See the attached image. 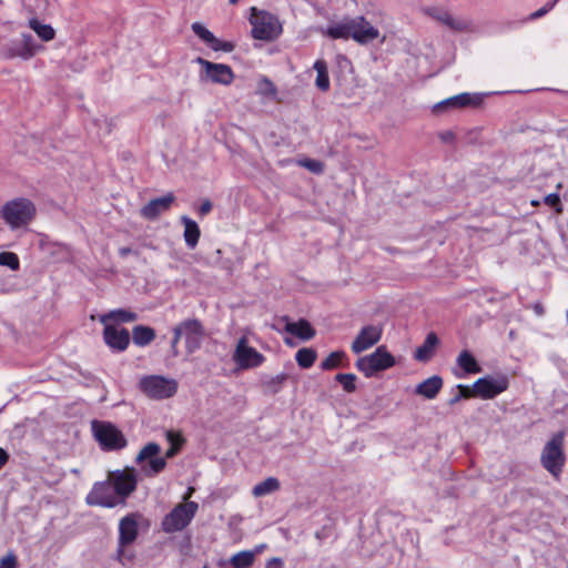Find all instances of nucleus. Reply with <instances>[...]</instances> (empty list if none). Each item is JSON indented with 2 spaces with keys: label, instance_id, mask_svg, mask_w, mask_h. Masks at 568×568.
<instances>
[{
  "label": "nucleus",
  "instance_id": "obj_1",
  "mask_svg": "<svg viewBox=\"0 0 568 568\" xmlns=\"http://www.w3.org/2000/svg\"><path fill=\"white\" fill-rule=\"evenodd\" d=\"M327 34L332 39H353L359 44H367L379 37V31L363 16L345 18L342 21L329 26Z\"/></svg>",
  "mask_w": 568,
  "mask_h": 568
},
{
  "label": "nucleus",
  "instance_id": "obj_42",
  "mask_svg": "<svg viewBox=\"0 0 568 568\" xmlns=\"http://www.w3.org/2000/svg\"><path fill=\"white\" fill-rule=\"evenodd\" d=\"M0 568H18V558L13 551L0 558Z\"/></svg>",
  "mask_w": 568,
  "mask_h": 568
},
{
  "label": "nucleus",
  "instance_id": "obj_35",
  "mask_svg": "<svg viewBox=\"0 0 568 568\" xmlns=\"http://www.w3.org/2000/svg\"><path fill=\"white\" fill-rule=\"evenodd\" d=\"M191 29L202 41H204L211 48L215 36L209 29H206L200 22L192 23Z\"/></svg>",
  "mask_w": 568,
  "mask_h": 568
},
{
  "label": "nucleus",
  "instance_id": "obj_24",
  "mask_svg": "<svg viewBox=\"0 0 568 568\" xmlns=\"http://www.w3.org/2000/svg\"><path fill=\"white\" fill-rule=\"evenodd\" d=\"M481 103V97L479 94H470L467 92L457 94L452 97L440 104L437 105L439 108L442 104L453 106V108H464V106H477Z\"/></svg>",
  "mask_w": 568,
  "mask_h": 568
},
{
  "label": "nucleus",
  "instance_id": "obj_61",
  "mask_svg": "<svg viewBox=\"0 0 568 568\" xmlns=\"http://www.w3.org/2000/svg\"><path fill=\"white\" fill-rule=\"evenodd\" d=\"M206 568V567H205Z\"/></svg>",
  "mask_w": 568,
  "mask_h": 568
},
{
  "label": "nucleus",
  "instance_id": "obj_58",
  "mask_svg": "<svg viewBox=\"0 0 568 568\" xmlns=\"http://www.w3.org/2000/svg\"><path fill=\"white\" fill-rule=\"evenodd\" d=\"M316 537H317V538H321V537H322V534L316 532Z\"/></svg>",
  "mask_w": 568,
  "mask_h": 568
},
{
  "label": "nucleus",
  "instance_id": "obj_17",
  "mask_svg": "<svg viewBox=\"0 0 568 568\" xmlns=\"http://www.w3.org/2000/svg\"><path fill=\"white\" fill-rule=\"evenodd\" d=\"M103 341L113 353L124 352L130 344V333L126 328L104 324Z\"/></svg>",
  "mask_w": 568,
  "mask_h": 568
},
{
  "label": "nucleus",
  "instance_id": "obj_9",
  "mask_svg": "<svg viewBox=\"0 0 568 568\" xmlns=\"http://www.w3.org/2000/svg\"><path fill=\"white\" fill-rule=\"evenodd\" d=\"M199 505L195 501H187L176 505L161 523L162 530L172 534L183 530L194 518Z\"/></svg>",
  "mask_w": 568,
  "mask_h": 568
},
{
  "label": "nucleus",
  "instance_id": "obj_32",
  "mask_svg": "<svg viewBox=\"0 0 568 568\" xmlns=\"http://www.w3.org/2000/svg\"><path fill=\"white\" fill-rule=\"evenodd\" d=\"M29 27L38 34L42 41H50L55 36V31L50 24H42L37 19H30Z\"/></svg>",
  "mask_w": 568,
  "mask_h": 568
},
{
  "label": "nucleus",
  "instance_id": "obj_22",
  "mask_svg": "<svg viewBox=\"0 0 568 568\" xmlns=\"http://www.w3.org/2000/svg\"><path fill=\"white\" fill-rule=\"evenodd\" d=\"M285 331L303 341H308L316 334L310 322L304 318H301L297 322H287Z\"/></svg>",
  "mask_w": 568,
  "mask_h": 568
},
{
  "label": "nucleus",
  "instance_id": "obj_2",
  "mask_svg": "<svg viewBox=\"0 0 568 568\" xmlns=\"http://www.w3.org/2000/svg\"><path fill=\"white\" fill-rule=\"evenodd\" d=\"M143 519V515L135 511L125 515L119 521L118 545L113 559L122 567L131 566L135 559V552L130 547L139 536V526Z\"/></svg>",
  "mask_w": 568,
  "mask_h": 568
},
{
  "label": "nucleus",
  "instance_id": "obj_28",
  "mask_svg": "<svg viewBox=\"0 0 568 568\" xmlns=\"http://www.w3.org/2000/svg\"><path fill=\"white\" fill-rule=\"evenodd\" d=\"M456 362L465 374H477L481 372L480 365L478 364L474 355L467 349H464L459 353Z\"/></svg>",
  "mask_w": 568,
  "mask_h": 568
},
{
  "label": "nucleus",
  "instance_id": "obj_44",
  "mask_svg": "<svg viewBox=\"0 0 568 568\" xmlns=\"http://www.w3.org/2000/svg\"><path fill=\"white\" fill-rule=\"evenodd\" d=\"M182 337L183 336H182V333H181L179 326L178 325L174 326L173 338L171 341V352H172L173 356H178V354H179L178 344Z\"/></svg>",
  "mask_w": 568,
  "mask_h": 568
},
{
  "label": "nucleus",
  "instance_id": "obj_10",
  "mask_svg": "<svg viewBox=\"0 0 568 568\" xmlns=\"http://www.w3.org/2000/svg\"><path fill=\"white\" fill-rule=\"evenodd\" d=\"M139 387L150 398L166 399L175 395L178 383L161 375H148L140 379Z\"/></svg>",
  "mask_w": 568,
  "mask_h": 568
},
{
  "label": "nucleus",
  "instance_id": "obj_12",
  "mask_svg": "<svg viewBox=\"0 0 568 568\" xmlns=\"http://www.w3.org/2000/svg\"><path fill=\"white\" fill-rule=\"evenodd\" d=\"M233 361L240 369H251L260 367L265 362V356L254 347L248 346L247 338L242 336L237 341Z\"/></svg>",
  "mask_w": 568,
  "mask_h": 568
},
{
  "label": "nucleus",
  "instance_id": "obj_43",
  "mask_svg": "<svg viewBox=\"0 0 568 568\" xmlns=\"http://www.w3.org/2000/svg\"><path fill=\"white\" fill-rule=\"evenodd\" d=\"M557 1L558 0H552V1L547 2L544 7H541L537 11L530 13L528 19L536 20V19L544 17L547 12H549L554 8V6L556 4Z\"/></svg>",
  "mask_w": 568,
  "mask_h": 568
},
{
  "label": "nucleus",
  "instance_id": "obj_3",
  "mask_svg": "<svg viewBox=\"0 0 568 568\" xmlns=\"http://www.w3.org/2000/svg\"><path fill=\"white\" fill-rule=\"evenodd\" d=\"M36 212V205L31 200L16 197L2 206L1 217L11 230H17L29 224L33 220Z\"/></svg>",
  "mask_w": 568,
  "mask_h": 568
},
{
  "label": "nucleus",
  "instance_id": "obj_36",
  "mask_svg": "<svg viewBox=\"0 0 568 568\" xmlns=\"http://www.w3.org/2000/svg\"><path fill=\"white\" fill-rule=\"evenodd\" d=\"M0 265L9 267L11 271H18L20 268V260L13 252H0Z\"/></svg>",
  "mask_w": 568,
  "mask_h": 568
},
{
  "label": "nucleus",
  "instance_id": "obj_29",
  "mask_svg": "<svg viewBox=\"0 0 568 568\" xmlns=\"http://www.w3.org/2000/svg\"><path fill=\"white\" fill-rule=\"evenodd\" d=\"M313 68L317 73L316 80H315V84H316L317 89L321 90L322 92H327L331 88V82H329L326 61L318 59L315 61Z\"/></svg>",
  "mask_w": 568,
  "mask_h": 568
},
{
  "label": "nucleus",
  "instance_id": "obj_31",
  "mask_svg": "<svg viewBox=\"0 0 568 568\" xmlns=\"http://www.w3.org/2000/svg\"><path fill=\"white\" fill-rule=\"evenodd\" d=\"M316 351L311 347L301 348L295 354L297 365L304 369L312 367L316 361Z\"/></svg>",
  "mask_w": 568,
  "mask_h": 568
},
{
  "label": "nucleus",
  "instance_id": "obj_37",
  "mask_svg": "<svg viewBox=\"0 0 568 568\" xmlns=\"http://www.w3.org/2000/svg\"><path fill=\"white\" fill-rule=\"evenodd\" d=\"M335 379L343 386V389L347 393H353L356 389V376L352 373L337 374Z\"/></svg>",
  "mask_w": 568,
  "mask_h": 568
},
{
  "label": "nucleus",
  "instance_id": "obj_59",
  "mask_svg": "<svg viewBox=\"0 0 568 568\" xmlns=\"http://www.w3.org/2000/svg\"><path fill=\"white\" fill-rule=\"evenodd\" d=\"M316 537H317V538H321V537H322V534L316 532Z\"/></svg>",
  "mask_w": 568,
  "mask_h": 568
},
{
  "label": "nucleus",
  "instance_id": "obj_57",
  "mask_svg": "<svg viewBox=\"0 0 568 568\" xmlns=\"http://www.w3.org/2000/svg\"><path fill=\"white\" fill-rule=\"evenodd\" d=\"M531 204L532 205H538V202L537 201H532Z\"/></svg>",
  "mask_w": 568,
  "mask_h": 568
},
{
  "label": "nucleus",
  "instance_id": "obj_56",
  "mask_svg": "<svg viewBox=\"0 0 568 568\" xmlns=\"http://www.w3.org/2000/svg\"><path fill=\"white\" fill-rule=\"evenodd\" d=\"M562 187V184L561 183H558L557 184V190H560Z\"/></svg>",
  "mask_w": 568,
  "mask_h": 568
},
{
  "label": "nucleus",
  "instance_id": "obj_30",
  "mask_svg": "<svg viewBox=\"0 0 568 568\" xmlns=\"http://www.w3.org/2000/svg\"><path fill=\"white\" fill-rule=\"evenodd\" d=\"M281 487V484L277 478L275 477H267L263 481L256 484L253 489L252 494L254 497H262L268 494H272L276 490H278Z\"/></svg>",
  "mask_w": 568,
  "mask_h": 568
},
{
  "label": "nucleus",
  "instance_id": "obj_16",
  "mask_svg": "<svg viewBox=\"0 0 568 568\" xmlns=\"http://www.w3.org/2000/svg\"><path fill=\"white\" fill-rule=\"evenodd\" d=\"M382 335L383 326L379 324L363 326L355 339L352 342V352L354 354H361L367 351L381 341Z\"/></svg>",
  "mask_w": 568,
  "mask_h": 568
},
{
  "label": "nucleus",
  "instance_id": "obj_39",
  "mask_svg": "<svg viewBox=\"0 0 568 568\" xmlns=\"http://www.w3.org/2000/svg\"><path fill=\"white\" fill-rule=\"evenodd\" d=\"M456 389H457V393L448 400V404L450 406H454L455 404H457L463 398L474 397L473 389H469L465 385L459 384V385L456 386Z\"/></svg>",
  "mask_w": 568,
  "mask_h": 568
},
{
  "label": "nucleus",
  "instance_id": "obj_50",
  "mask_svg": "<svg viewBox=\"0 0 568 568\" xmlns=\"http://www.w3.org/2000/svg\"><path fill=\"white\" fill-rule=\"evenodd\" d=\"M9 454L6 449L0 447V470L6 466V464L9 462Z\"/></svg>",
  "mask_w": 568,
  "mask_h": 568
},
{
  "label": "nucleus",
  "instance_id": "obj_26",
  "mask_svg": "<svg viewBox=\"0 0 568 568\" xmlns=\"http://www.w3.org/2000/svg\"><path fill=\"white\" fill-rule=\"evenodd\" d=\"M154 328L145 325H136L132 328L133 343L139 347H145L155 339Z\"/></svg>",
  "mask_w": 568,
  "mask_h": 568
},
{
  "label": "nucleus",
  "instance_id": "obj_53",
  "mask_svg": "<svg viewBox=\"0 0 568 568\" xmlns=\"http://www.w3.org/2000/svg\"><path fill=\"white\" fill-rule=\"evenodd\" d=\"M440 138L444 142H452L454 140V134L452 132H445L440 134Z\"/></svg>",
  "mask_w": 568,
  "mask_h": 568
},
{
  "label": "nucleus",
  "instance_id": "obj_54",
  "mask_svg": "<svg viewBox=\"0 0 568 568\" xmlns=\"http://www.w3.org/2000/svg\"><path fill=\"white\" fill-rule=\"evenodd\" d=\"M131 252H132V250L130 247H120L119 248V254L122 257L128 256L129 254H131Z\"/></svg>",
  "mask_w": 568,
  "mask_h": 568
},
{
  "label": "nucleus",
  "instance_id": "obj_15",
  "mask_svg": "<svg viewBox=\"0 0 568 568\" xmlns=\"http://www.w3.org/2000/svg\"><path fill=\"white\" fill-rule=\"evenodd\" d=\"M182 336L185 339V347L189 353L197 351L205 337V328L197 318H187L178 324Z\"/></svg>",
  "mask_w": 568,
  "mask_h": 568
},
{
  "label": "nucleus",
  "instance_id": "obj_13",
  "mask_svg": "<svg viewBox=\"0 0 568 568\" xmlns=\"http://www.w3.org/2000/svg\"><path fill=\"white\" fill-rule=\"evenodd\" d=\"M109 479L121 503H124L138 486V476L133 467L111 471Z\"/></svg>",
  "mask_w": 568,
  "mask_h": 568
},
{
  "label": "nucleus",
  "instance_id": "obj_55",
  "mask_svg": "<svg viewBox=\"0 0 568 568\" xmlns=\"http://www.w3.org/2000/svg\"><path fill=\"white\" fill-rule=\"evenodd\" d=\"M229 1H230V3H232V4H235V3H237L240 0H229Z\"/></svg>",
  "mask_w": 568,
  "mask_h": 568
},
{
  "label": "nucleus",
  "instance_id": "obj_52",
  "mask_svg": "<svg viewBox=\"0 0 568 568\" xmlns=\"http://www.w3.org/2000/svg\"><path fill=\"white\" fill-rule=\"evenodd\" d=\"M286 378H287V375L284 373H281V374L276 375L275 377H273L272 383L281 385L286 381Z\"/></svg>",
  "mask_w": 568,
  "mask_h": 568
},
{
  "label": "nucleus",
  "instance_id": "obj_45",
  "mask_svg": "<svg viewBox=\"0 0 568 568\" xmlns=\"http://www.w3.org/2000/svg\"><path fill=\"white\" fill-rule=\"evenodd\" d=\"M165 436H166L168 442L171 444V446L182 447L184 440L180 434H178L173 430H168Z\"/></svg>",
  "mask_w": 568,
  "mask_h": 568
},
{
  "label": "nucleus",
  "instance_id": "obj_40",
  "mask_svg": "<svg viewBox=\"0 0 568 568\" xmlns=\"http://www.w3.org/2000/svg\"><path fill=\"white\" fill-rule=\"evenodd\" d=\"M544 203L552 209H555L556 213H562V205L560 202V196L558 192L550 193L545 196Z\"/></svg>",
  "mask_w": 568,
  "mask_h": 568
},
{
  "label": "nucleus",
  "instance_id": "obj_47",
  "mask_svg": "<svg viewBox=\"0 0 568 568\" xmlns=\"http://www.w3.org/2000/svg\"><path fill=\"white\" fill-rule=\"evenodd\" d=\"M261 82L265 87L264 92L266 94H270V95H275L276 94V87L274 85V83L270 79L263 78Z\"/></svg>",
  "mask_w": 568,
  "mask_h": 568
},
{
  "label": "nucleus",
  "instance_id": "obj_6",
  "mask_svg": "<svg viewBox=\"0 0 568 568\" xmlns=\"http://www.w3.org/2000/svg\"><path fill=\"white\" fill-rule=\"evenodd\" d=\"M250 23L252 37L256 40L272 41L282 33V24L271 12L251 8Z\"/></svg>",
  "mask_w": 568,
  "mask_h": 568
},
{
  "label": "nucleus",
  "instance_id": "obj_21",
  "mask_svg": "<svg viewBox=\"0 0 568 568\" xmlns=\"http://www.w3.org/2000/svg\"><path fill=\"white\" fill-rule=\"evenodd\" d=\"M443 387V378L438 375L430 376L429 378L419 383L415 393L427 399H434Z\"/></svg>",
  "mask_w": 568,
  "mask_h": 568
},
{
  "label": "nucleus",
  "instance_id": "obj_23",
  "mask_svg": "<svg viewBox=\"0 0 568 568\" xmlns=\"http://www.w3.org/2000/svg\"><path fill=\"white\" fill-rule=\"evenodd\" d=\"M438 343L439 339L437 335L434 332L428 333L424 343L416 348L414 358L418 362L429 361Z\"/></svg>",
  "mask_w": 568,
  "mask_h": 568
},
{
  "label": "nucleus",
  "instance_id": "obj_34",
  "mask_svg": "<svg viewBox=\"0 0 568 568\" xmlns=\"http://www.w3.org/2000/svg\"><path fill=\"white\" fill-rule=\"evenodd\" d=\"M254 561V554L252 551H241L231 558V564L234 568H248Z\"/></svg>",
  "mask_w": 568,
  "mask_h": 568
},
{
  "label": "nucleus",
  "instance_id": "obj_5",
  "mask_svg": "<svg viewBox=\"0 0 568 568\" xmlns=\"http://www.w3.org/2000/svg\"><path fill=\"white\" fill-rule=\"evenodd\" d=\"M91 430L94 439L103 452H115L126 447L128 440L123 433L110 422L92 420Z\"/></svg>",
  "mask_w": 568,
  "mask_h": 568
},
{
  "label": "nucleus",
  "instance_id": "obj_7",
  "mask_svg": "<svg viewBox=\"0 0 568 568\" xmlns=\"http://www.w3.org/2000/svg\"><path fill=\"white\" fill-rule=\"evenodd\" d=\"M395 357L385 345H381L372 354L359 357L355 366L365 377L369 378L377 372L386 371L395 366Z\"/></svg>",
  "mask_w": 568,
  "mask_h": 568
},
{
  "label": "nucleus",
  "instance_id": "obj_25",
  "mask_svg": "<svg viewBox=\"0 0 568 568\" xmlns=\"http://www.w3.org/2000/svg\"><path fill=\"white\" fill-rule=\"evenodd\" d=\"M182 223L184 224V233L183 237L185 241V244L189 248L193 250L200 240L201 231L195 221L187 216L181 217Z\"/></svg>",
  "mask_w": 568,
  "mask_h": 568
},
{
  "label": "nucleus",
  "instance_id": "obj_48",
  "mask_svg": "<svg viewBox=\"0 0 568 568\" xmlns=\"http://www.w3.org/2000/svg\"><path fill=\"white\" fill-rule=\"evenodd\" d=\"M211 211H212V203H211V201H210V200H204V201L201 203V205H200V207H199V210H197V212H199V214H200L201 216H205V215H207Z\"/></svg>",
  "mask_w": 568,
  "mask_h": 568
},
{
  "label": "nucleus",
  "instance_id": "obj_11",
  "mask_svg": "<svg viewBox=\"0 0 568 568\" xmlns=\"http://www.w3.org/2000/svg\"><path fill=\"white\" fill-rule=\"evenodd\" d=\"M509 386V379L506 375H497V376H485L478 378L473 384V395L474 397H479L481 399H493L499 394L504 393Z\"/></svg>",
  "mask_w": 568,
  "mask_h": 568
},
{
  "label": "nucleus",
  "instance_id": "obj_38",
  "mask_svg": "<svg viewBox=\"0 0 568 568\" xmlns=\"http://www.w3.org/2000/svg\"><path fill=\"white\" fill-rule=\"evenodd\" d=\"M300 165L307 169L314 174H322L324 172L325 165L323 162L313 160V159H304L301 160Z\"/></svg>",
  "mask_w": 568,
  "mask_h": 568
},
{
  "label": "nucleus",
  "instance_id": "obj_33",
  "mask_svg": "<svg viewBox=\"0 0 568 568\" xmlns=\"http://www.w3.org/2000/svg\"><path fill=\"white\" fill-rule=\"evenodd\" d=\"M346 358L344 351L332 352L322 363L321 368L323 371H331L342 365V362Z\"/></svg>",
  "mask_w": 568,
  "mask_h": 568
},
{
  "label": "nucleus",
  "instance_id": "obj_20",
  "mask_svg": "<svg viewBox=\"0 0 568 568\" xmlns=\"http://www.w3.org/2000/svg\"><path fill=\"white\" fill-rule=\"evenodd\" d=\"M39 45L36 43L33 37L31 34H22L21 40L13 41L8 49L9 58H21L23 60H29L32 58Z\"/></svg>",
  "mask_w": 568,
  "mask_h": 568
},
{
  "label": "nucleus",
  "instance_id": "obj_51",
  "mask_svg": "<svg viewBox=\"0 0 568 568\" xmlns=\"http://www.w3.org/2000/svg\"><path fill=\"white\" fill-rule=\"evenodd\" d=\"M181 447L179 446H171L166 452H165V455L163 457H165V462L170 458H173L180 450Z\"/></svg>",
  "mask_w": 568,
  "mask_h": 568
},
{
  "label": "nucleus",
  "instance_id": "obj_49",
  "mask_svg": "<svg viewBox=\"0 0 568 568\" xmlns=\"http://www.w3.org/2000/svg\"><path fill=\"white\" fill-rule=\"evenodd\" d=\"M265 568H283V561L281 558L277 557L271 558L266 562Z\"/></svg>",
  "mask_w": 568,
  "mask_h": 568
},
{
  "label": "nucleus",
  "instance_id": "obj_46",
  "mask_svg": "<svg viewBox=\"0 0 568 568\" xmlns=\"http://www.w3.org/2000/svg\"><path fill=\"white\" fill-rule=\"evenodd\" d=\"M435 18L450 28L458 29V27L455 24L454 18L448 12H440L439 14L435 16Z\"/></svg>",
  "mask_w": 568,
  "mask_h": 568
},
{
  "label": "nucleus",
  "instance_id": "obj_41",
  "mask_svg": "<svg viewBox=\"0 0 568 568\" xmlns=\"http://www.w3.org/2000/svg\"><path fill=\"white\" fill-rule=\"evenodd\" d=\"M235 45L233 42L223 41L215 37L214 42L211 45L213 51H223V52H232Z\"/></svg>",
  "mask_w": 568,
  "mask_h": 568
},
{
  "label": "nucleus",
  "instance_id": "obj_4",
  "mask_svg": "<svg viewBox=\"0 0 568 568\" xmlns=\"http://www.w3.org/2000/svg\"><path fill=\"white\" fill-rule=\"evenodd\" d=\"M564 447L565 433L558 432L546 443L540 455L542 467L556 478L562 473L565 466L566 455Z\"/></svg>",
  "mask_w": 568,
  "mask_h": 568
},
{
  "label": "nucleus",
  "instance_id": "obj_8",
  "mask_svg": "<svg viewBox=\"0 0 568 568\" xmlns=\"http://www.w3.org/2000/svg\"><path fill=\"white\" fill-rule=\"evenodd\" d=\"M160 453L161 446L158 443L150 442L144 445L136 455L134 462L140 466L145 477H155L165 469V457H161Z\"/></svg>",
  "mask_w": 568,
  "mask_h": 568
},
{
  "label": "nucleus",
  "instance_id": "obj_14",
  "mask_svg": "<svg viewBox=\"0 0 568 568\" xmlns=\"http://www.w3.org/2000/svg\"><path fill=\"white\" fill-rule=\"evenodd\" d=\"M85 500L91 506L105 508H113L121 503L109 478L105 481L95 483Z\"/></svg>",
  "mask_w": 568,
  "mask_h": 568
},
{
  "label": "nucleus",
  "instance_id": "obj_27",
  "mask_svg": "<svg viewBox=\"0 0 568 568\" xmlns=\"http://www.w3.org/2000/svg\"><path fill=\"white\" fill-rule=\"evenodd\" d=\"M138 320V314L124 308H118L110 311L106 314L101 315L100 322L102 324H108L110 321H114L118 323H130Z\"/></svg>",
  "mask_w": 568,
  "mask_h": 568
},
{
  "label": "nucleus",
  "instance_id": "obj_60",
  "mask_svg": "<svg viewBox=\"0 0 568 568\" xmlns=\"http://www.w3.org/2000/svg\"><path fill=\"white\" fill-rule=\"evenodd\" d=\"M333 568H336V567H333Z\"/></svg>",
  "mask_w": 568,
  "mask_h": 568
},
{
  "label": "nucleus",
  "instance_id": "obj_18",
  "mask_svg": "<svg viewBox=\"0 0 568 568\" xmlns=\"http://www.w3.org/2000/svg\"><path fill=\"white\" fill-rule=\"evenodd\" d=\"M196 62L205 68L206 75L214 83L229 85L234 80V73L230 65L223 63H214L203 58H197Z\"/></svg>",
  "mask_w": 568,
  "mask_h": 568
},
{
  "label": "nucleus",
  "instance_id": "obj_19",
  "mask_svg": "<svg viewBox=\"0 0 568 568\" xmlns=\"http://www.w3.org/2000/svg\"><path fill=\"white\" fill-rule=\"evenodd\" d=\"M175 201L173 193H168L162 197L152 199L140 211L141 215L146 220H155L162 213L168 212Z\"/></svg>",
  "mask_w": 568,
  "mask_h": 568
}]
</instances>
